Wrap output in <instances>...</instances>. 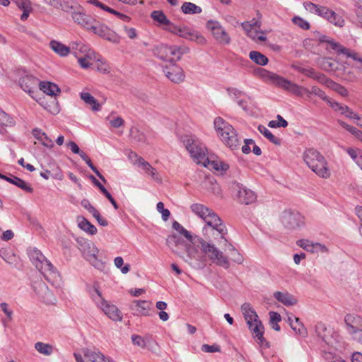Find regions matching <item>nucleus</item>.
<instances>
[{
    "label": "nucleus",
    "instance_id": "nucleus-1",
    "mask_svg": "<svg viewBox=\"0 0 362 362\" xmlns=\"http://www.w3.org/2000/svg\"><path fill=\"white\" fill-rule=\"evenodd\" d=\"M173 228L185 236L192 244L195 245L199 243L202 252L214 263L224 269H228L230 267V262L228 257L224 256L223 252L213 244L208 243V241L201 237L192 235L189 231L186 230L177 221H175L173 223Z\"/></svg>",
    "mask_w": 362,
    "mask_h": 362
},
{
    "label": "nucleus",
    "instance_id": "nucleus-2",
    "mask_svg": "<svg viewBox=\"0 0 362 362\" xmlns=\"http://www.w3.org/2000/svg\"><path fill=\"white\" fill-rule=\"evenodd\" d=\"M305 165L317 176L327 179L331 176V171L325 156L313 148H306L302 155Z\"/></svg>",
    "mask_w": 362,
    "mask_h": 362
},
{
    "label": "nucleus",
    "instance_id": "nucleus-3",
    "mask_svg": "<svg viewBox=\"0 0 362 362\" xmlns=\"http://www.w3.org/2000/svg\"><path fill=\"white\" fill-rule=\"evenodd\" d=\"M241 311L247 322L249 329L252 333L257 342L262 347L268 348L269 343L264 338V327L259 320L258 315L249 303H245L241 306Z\"/></svg>",
    "mask_w": 362,
    "mask_h": 362
},
{
    "label": "nucleus",
    "instance_id": "nucleus-4",
    "mask_svg": "<svg viewBox=\"0 0 362 362\" xmlns=\"http://www.w3.org/2000/svg\"><path fill=\"white\" fill-rule=\"evenodd\" d=\"M214 128L221 141L231 150L238 149L240 139L236 130L221 117H216L214 122Z\"/></svg>",
    "mask_w": 362,
    "mask_h": 362
},
{
    "label": "nucleus",
    "instance_id": "nucleus-5",
    "mask_svg": "<svg viewBox=\"0 0 362 362\" xmlns=\"http://www.w3.org/2000/svg\"><path fill=\"white\" fill-rule=\"evenodd\" d=\"M28 254L33 264L48 281L53 282L59 277V274L56 268L39 250L33 249Z\"/></svg>",
    "mask_w": 362,
    "mask_h": 362
},
{
    "label": "nucleus",
    "instance_id": "nucleus-6",
    "mask_svg": "<svg viewBox=\"0 0 362 362\" xmlns=\"http://www.w3.org/2000/svg\"><path fill=\"white\" fill-rule=\"evenodd\" d=\"M180 140L197 164L204 162L203 160H205L208 155V150L204 144L194 135H182Z\"/></svg>",
    "mask_w": 362,
    "mask_h": 362
},
{
    "label": "nucleus",
    "instance_id": "nucleus-7",
    "mask_svg": "<svg viewBox=\"0 0 362 362\" xmlns=\"http://www.w3.org/2000/svg\"><path fill=\"white\" fill-rule=\"evenodd\" d=\"M190 209L193 213L204 221L206 226L218 227V230L222 234L225 232L222 220L211 209L198 203L192 204Z\"/></svg>",
    "mask_w": 362,
    "mask_h": 362
},
{
    "label": "nucleus",
    "instance_id": "nucleus-8",
    "mask_svg": "<svg viewBox=\"0 0 362 362\" xmlns=\"http://www.w3.org/2000/svg\"><path fill=\"white\" fill-rule=\"evenodd\" d=\"M189 52L187 46L160 45L155 49V54L161 60L170 62L171 64L179 61L182 56Z\"/></svg>",
    "mask_w": 362,
    "mask_h": 362
},
{
    "label": "nucleus",
    "instance_id": "nucleus-9",
    "mask_svg": "<svg viewBox=\"0 0 362 362\" xmlns=\"http://www.w3.org/2000/svg\"><path fill=\"white\" fill-rule=\"evenodd\" d=\"M261 18L262 15L257 11V17L241 23V26L249 37L255 41L264 42L267 40V37L263 31L258 30L262 25Z\"/></svg>",
    "mask_w": 362,
    "mask_h": 362
},
{
    "label": "nucleus",
    "instance_id": "nucleus-10",
    "mask_svg": "<svg viewBox=\"0 0 362 362\" xmlns=\"http://www.w3.org/2000/svg\"><path fill=\"white\" fill-rule=\"evenodd\" d=\"M172 34L187 40L195 42L199 45H206V39L199 31L185 25L176 24Z\"/></svg>",
    "mask_w": 362,
    "mask_h": 362
},
{
    "label": "nucleus",
    "instance_id": "nucleus-11",
    "mask_svg": "<svg viewBox=\"0 0 362 362\" xmlns=\"http://www.w3.org/2000/svg\"><path fill=\"white\" fill-rule=\"evenodd\" d=\"M206 28L211 33L212 36L221 45H229L231 38L221 23L210 20L206 22Z\"/></svg>",
    "mask_w": 362,
    "mask_h": 362
},
{
    "label": "nucleus",
    "instance_id": "nucleus-12",
    "mask_svg": "<svg viewBox=\"0 0 362 362\" xmlns=\"http://www.w3.org/2000/svg\"><path fill=\"white\" fill-rule=\"evenodd\" d=\"M230 187L233 194L236 196L238 202L242 204H250L257 199V196L253 191L244 187L235 181L231 182Z\"/></svg>",
    "mask_w": 362,
    "mask_h": 362
},
{
    "label": "nucleus",
    "instance_id": "nucleus-13",
    "mask_svg": "<svg viewBox=\"0 0 362 362\" xmlns=\"http://www.w3.org/2000/svg\"><path fill=\"white\" fill-rule=\"evenodd\" d=\"M80 250L83 256L94 267L101 268L103 262L98 259V249L94 243L91 242L84 241L80 244Z\"/></svg>",
    "mask_w": 362,
    "mask_h": 362
},
{
    "label": "nucleus",
    "instance_id": "nucleus-14",
    "mask_svg": "<svg viewBox=\"0 0 362 362\" xmlns=\"http://www.w3.org/2000/svg\"><path fill=\"white\" fill-rule=\"evenodd\" d=\"M281 222L285 228L295 230L304 226V217L298 212L285 211L281 216Z\"/></svg>",
    "mask_w": 362,
    "mask_h": 362
},
{
    "label": "nucleus",
    "instance_id": "nucleus-15",
    "mask_svg": "<svg viewBox=\"0 0 362 362\" xmlns=\"http://www.w3.org/2000/svg\"><path fill=\"white\" fill-rule=\"evenodd\" d=\"M88 30L93 32L94 34L110 42H118V36L117 35L115 32L110 29L105 24L100 23V22L96 21V19L94 20V23L91 25Z\"/></svg>",
    "mask_w": 362,
    "mask_h": 362
},
{
    "label": "nucleus",
    "instance_id": "nucleus-16",
    "mask_svg": "<svg viewBox=\"0 0 362 362\" xmlns=\"http://www.w3.org/2000/svg\"><path fill=\"white\" fill-rule=\"evenodd\" d=\"M151 18L157 23V26L161 27L163 30L172 33L176 24L172 23L161 10L153 11L151 13Z\"/></svg>",
    "mask_w": 362,
    "mask_h": 362
},
{
    "label": "nucleus",
    "instance_id": "nucleus-17",
    "mask_svg": "<svg viewBox=\"0 0 362 362\" xmlns=\"http://www.w3.org/2000/svg\"><path fill=\"white\" fill-rule=\"evenodd\" d=\"M163 71L166 77L172 82L179 83L184 81L185 74L182 69L175 63L165 66Z\"/></svg>",
    "mask_w": 362,
    "mask_h": 362
},
{
    "label": "nucleus",
    "instance_id": "nucleus-18",
    "mask_svg": "<svg viewBox=\"0 0 362 362\" xmlns=\"http://www.w3.org/2000/svg\"><path fill=\"white\" fill-rule=\"evenodd\" d=\"M40 83V82L36 77L30 75H26L20 79V86L32 98H33L34 93L37 90Z\"/></svg>",
    "mask_w": 362,
    "mask_h": 362
},
{
    "label": "nucleus",
    "instance_id": "nucleus-19",
    "mask_svg": "<svg viewBox=\"0 0 362 362\" xmlns=\"http://www.w3.org/2000/svg\"><path fill=\"white\" fill-rule=\"evenodd\" d=\"M278 87L283 88L284 90L296 95L298 97H303L306 95L308 88L303 86H299L291 81H288L282 77Z\"/></svg>",
    "mask_w": 362,
    "mask_h": 362
},
{
    "label": "nucleus",
    "instance_id": "nucleus-20",
    "mask_svg": "<svg viewBox=\"0 0 362 362\" xmlns=\"http://www.w3.org/2000/svg\"><path fill=\"white\" fill-rule=\"evenodd\" d=\"M316 14L339 27H342L344 24V21L341 17L325 6H319V9H317Z\"/></svg>",
    "mask_w": 362,
    "mask_h": 362
},
{
    "label": "nucleus",
    "instance_id": "nucleus-21",
    "mask_svg": "<svg viewBox=\"0 0 362 362\" xmlns=\"http://www.w3.org/2000/svg\"><path fill=\"white\" fill-rule=\"evenodd\" d=\"M83 355L86 362H115L97 349H86Z\"/></svg>",
    "mask_w": 362,
    "mask_h": 362
},
{
    "label": "nucleus",
    "instance_id": "nucleus-22",
    "mask_svg": "<svg viewBox=\"0 0 362 362\" xmlns=\"http://www.w3.org/2000/svg\"><path fill=\"white\" fill-rule=\"evenodd\" d=\"M71 17L76 23L87 30H88L91 25L94 23L95 18L83 12L74 11L72 13Z\"/></svg>",
    "mask_w": 362,
    "mask_h": 362
},
{
    "label": "nucleus",
    "instance_id": "nucleus-23",
    "mask_svg": "<svg viewBox=\"0 0 362 362\" xmlns=\"http://www.w3.org/2000/svg\"><path fill=\"white\" fill-rule=\"evenodd\" d=\"M218 227H213L209 226H205L203 228V233L205 235H208L209 234L212 235L214 239H210L209 243L213 244L214 246L215 245L211 243L212 241H216L218 243H221L222 241L227 243V239L226 238V235L227 234V228L226 226L224 225L225 232L223 233V234L218 230Z\"/></svg>",
    "mask_w": 362,
    "mask_h": 362
},
{
    "label": "nucleus",
    "instance_id": "nucleus-24",
    "mask_svg": "<svg viewBox=\"0 0 362 362\" xmlns=\"http://www.w3.org/2000/svg\"><path fill=\"white\" fill-rule=\"evenodd\" d=\"M136 157V164L141 168L145 173L148 175H150L154 180L160 182L161 178L156 170L148 162L146 161L143 158L138 157L136 154H135Z\"/></svg>",
    "mask_w": 362,
    "mask_h": 362
},
{
    "label": "nucleus",
    "instance_id": "nucleus-25",
    "mask_svg": "<svg viewBox=\"0 0 362 362\" xmlns=\"http://www.w3.org/2000/svg\"><path fill=\"white\" fill-rule=\"evenodd\" d=\"M132 306L138 315L150 316L151 315V310L153 308V303L149 300H136L132 302Z\"/></svg>",
    "mask_w": 362,
    "mask_h": 362
},
{
    "label": "nucleus",
    "instance_id": "nucleus-26",
    "mask_svg": "<svg viewBox=\"0 0 362 362\" xmlns=\"http://www.w3.org/2000/svg\"><path fill=\"white\" fill-rule=\"evenodd\" d=\"M99 308L112 320L119 321L122 320L121 313L115 305H110L107 301H103Z\"/></svg>",
    "mask_w": 362,
    "mask_h": 362
},
{
    "label": "nucleus",
    "instance_id": "nucleus-27",
    "mask_svg": "<svg viewBox=\"0 0 362 362\" xmlns=\"http://www.w3.org/2000/svg\"><path fill=\"white\" fill-rule=\"evenodd\" d=\"M71 54L76 57L84 55L88 56V52H92L87 45L82 41H72L70 42Z\"/></svg>",
    "mask_w": 362,
    "mask_h": 362
},
{
    "label": "nucleus",
    "instance_id": "nucleus-28",
    "mask_svg": "<svg viewBox=\"0 0 362 362\" xmlns=\"http://www.w3.org/2000/svg\"><path fill=\"white\" fill-rule=\"evenodd\" d=\"M49 48L61 57H67L71 54L70 45L69 46L56 40H52L49 44Z\"/></svg>",
    "mask_w": 362,
    "mask_h": 362
},
{
    "label": "nucleus",
    "instance_id": "nucleus-29",
    "mask_svg": "<svg viewBox=\"0 0 362 362\" xmlns=\"http://www.w3.org/2000/svg\"><path fill=\"white\" fill-rule=\"evenodd\" d=\"M169 247H171L173 252L180 257H183V252L180 248L184 247L186 243L176 235H170L167 240Z\"/></svg>",
    "mask_w": 362,
    "mask_h": 362
},
{
    "label": "nucleus",
    "instance_id": "nucleus-30",
    "mask_svg": "<svg viewBox=\"0 0 362 362\" xmlns=\"http://www.w3.org/2000/svg\"><path fill=\"white\" fill-rule=\"evenodd\" d=\"M288 322L291 329L298 334L303 337H305L307 336V329L303 325V324L300 322V319L296 317L288 316Z\"/></svg>",
    "mask_w": 362,
    "mask_h": 362
},
{
    "label": "nucleus",
    "instance_id": "nucleus-31",
    "mask_svg": "<svg viewBox=\"0 0 362 362\" xmlns=\"http://www.w3.org/2000/svg\"><path fill=\"white\" fill-rule=\"evenodd\" d=\"M257 73L266 82L279 86L282 77L264 69H258Z\"/></svg>",
    "mask_w": 362,
    "mask_h": 362
},
{
    "label": "nucleus",
    "instance_id": "nucleus-32",
    "mask_svg": "<svg viewBox=\"0 0 362 362\" xmlns=\"http://www.w3.org/2000/svg\"><path fill=\"white\" fill-rule=\"evenodd\" d=\"M274 297L279 302L286 306L293 305L297 303L296 298L288 292L276 291L274 293Z\"/></svg>",
    "mask_w": 362,
    "mask_h": 362
},
{
    "label": "nucleus",
    "instance_id": "nucleus-33",
    "mask_svg": "<svg viewBox=\"0 0 362 362\" xmlns=\"http://www.w3.org/2000/svg\"><path fill=\"white\" fill-rule=\"evenodd\" d=\"M204 162L201 163L200 165L210 169L215 170L216 171H226L228 169V165L223 163L219 160H211L208 157V155L206 156V159L203 160Z\"/></svg>",
    "mask_w": 362,
    "mask_h": 362
},
{
    "label": "nucleus",
    "instance_id": "nucleus-34",
    "mask_svg": "<svg viewBox=\"0 0 362 362\" xmlns=\"http://www.w3.org/2000/svg\"><path fill=\"white\" fill-rule=\"evenodd\" d=\"M329 106L335 111H339L341 115H344L346 117L353 119L354 117H356V114L353 112L348 106L340 104L337 101L332 100L329 103Z\"/></svg>",
    "mask_w": 362,
    "mask_h": 362
},
{
    "label": "nucleus",
    "instance_id": "nucleus-35",
    "mask_svg": "<svg viewBox=\"0 0 362 362\" xmlns=\"http://www.w3.org/2000/svg\"><path fill=\"white\" fill-rule=\"evenodd\" d=\"M337 54H344L347 57L351 58L355 62L358 63V65H356V68L358 69L362 73V57H360V55L357 52L351 51L349 49H347L343 45H341Z\"/></svg>",
    "mask_w": 362,
    "mask_h": 362
},
{
    "label": "nucleus",
    "instance_id": "nucleus-36",
    "mask_svg": "<svg viewBox=\"0 0 362 362\" xmlns=\"http://www.w3.org/2000/svg\"><path fill=\"white\" fill-rule=\"evenodd\" d=\"M6 180L9 183L17 186L26 192L32 193L33 192V188L31 187V185L18 177L11 175L10 177L7 176Z\"/></svg>",
    "mask_w": 362,
    "mask_h": 362
},
{
    "label": "nucleus",
    "instance_id": "nucleus-37",
    "mask_svg": "<svg viewBox=\"0 0 362 362\" xmlns=\"http://www.w3.org/2000/svg\"><path fill=\"white\" fill-rule=\"evenodd\" d=\"M33 136L40 141L41 144L47 147L52 148L54 146V142L49 139L47 135L38 128L33 129L32 131Z\"/></svg>",
    "mask_w": 362,
    "mask_h": 362
},
{
    "label": "nucleus",
    "instance_id": "nucleus-38",
    "mask_svg": "<svg viewBox=\"0 0 362 362\" xmlns=\"http://www.w3.org/2000/svg\"><path fill=\"white\" fill-rule=\"evenodd\" d=\"M202 186L209 193H211L216 196H219L221 193V187L216 182L214 178H206L202 182Z\"/></svg>",
    "mask_w": 362,
    "mask_h": 362
},
{
    "label": "nucleus",
    "instance_id": "nucleus-39",
    "mask_svg": "<svg viewBox=\"0 0 362 362\" xmlns=\"http://www.w3.org/2000/svg\"><path fill=\"white\" fill-rule=\"evenodd\" d=\"M39 88L47 95L51 96L57 95L60 93L59 88L55 83L48 81L40 82Z\"/></svg>",
    "mask_w": 362,
    "mask_h": 362
},
{
    "label": "nucleus",
    "instance_id": "nucleus-40",
    "mask_svg": "<svg viewBox=\"0 0 362 362\" xmlns=\"http://www.w3.org/2000/svg\"><path fill=\"white\" fill-rule=\"evenodd\" d=\"M191 244L186 243L184 246V249L186 252V257L183 255L182 257L185 262L191 264V261L194 259H196L197 255L198 253L197 249L194 247V245L190 243ZM197 246L200 247L199 244L197 243ZM196 245V244H195Z\"/></svg>",
    "mask_w": 362,
    "mask_h": 362
},
{
    "label": "nucleus",
    "instance_id": "nucleus-41",
    "mask_svg": "<svg viewBox=\"0 0 362 362\" xmlns=\"http://www.w3.org/2000/svg\"><path fill=\"white\" fill-rule=\"evenodd\" d=\"M80 97L86 104L91 106V109L93 111H99L100 110V105L89 93L82 92L80 94Z\"/></svg>",
    "mask_w": 362,
    "mask_h": 362
},
{
    "label": "nucleus",
    "instance_id": "nucleus-42",
    "mask_svg": "<svg viewBox=\"0 0 362 362\" xmlns=\"http://www.w3.org/2000/svg\"><path fill=\"white\" fill-rule=\"evenodd\" d=\"M78 226L81 230L90 235H95L97 233L96 227L83 217L78 218Z\"/></svg>",
    "mask_w": 362,
    "mask_h": 362
},
{
    "label": "nucleus",
    "instance_id": "nucleus-43",
    "mask_svg": "<svg viewBox=\"0 0 362 362\" xmlns=\"http://www.w3.org/2000/svg\"><path fill=\"white\" fill-rule=\"evenodd\" d=\"M181 11L185 14L194 15L201 13L202 9L195 4L185 2L181 6Z\"/></svg>",
    "mask_w": 362,
    "mask_h": 362
},
{
    "label": "nucleus",
    "instance_id": "nucleus-44",
    "mask_svg": "<svg viewBox=\"0 0 362 362\" xmlns=\"http://www.w3.org/2000/svg\"><path fill=\"white\" fill-rule=\"evenodd\" d=\"M311 95L318 96L320 98L327 102L329 105L332 100L331 98L326 95V93L324 90L315 86H312L310 90L308 89V92H306V96L308 98H310Z\"/></svg>",
    "mask_w": 362,
    "mask_h": 362
},
{
    "label": "nucleus",
    "instance_id": "nucleus-45",
    "mask_svg": "<svg viewBox=\"0 0 362 362\" xmlns=\"http://www.w3.org/2000/svg\"><path fill=\"white\" fill-rule=\"evenodd\" d=\"M250 59L257 64L264 66L268 63V58L257 51H251L249 53Z\"/></svg>",
    "mask_w": 362,
    "mask_h": 362
},
{
    "label": "nucleus",
    "instance_id": "nucleus-46",
    "mask_svg": "<svg viewBox=\"0 0 362 362\" xmlns=\"http://www.w3.org/2000/svg\"><path fill=\"white\" fill-rule=\"evenodd\" d=\"M258 130L264 136V137H266L272 144L275 145L281 144V139L274 136L272 133L264 125H259Z\"/></svg>",
    "mask_w": 362,
    "mask_h": 362
},
{
    "label": "nucleus",
    "instance_id": "nucleus-47",
    "mask_svg": "<svg viewBox=\"0 0 362 362\" xmlns=\"http://www.w3.org/2000/svg\"><path fill=\"white\" fill-rule=\"evenodd\" d=\"M318 36V40L320 42H326L329 45V47L334 51H335L337 53L338 52L339 49H340L341 45L335 42L330 37H329L327 35H320L319 33H317Z\"/></svg>",
    "mask_w": 362,
    "mask_h": 362
},
{
    "label": "nucleus",
    "instance_id": "nucleus-48",
    "mask_svg": "<svg viewBox=\"0 0 362 362\" xmlns=\"http://www.w3.org/2000/svg\"><path fill=\"white\" fill-rule=\"evenodd\" d=\"M89 292L92 299L95 301L98 307H100V305H102L103 301H105L102 297L98 283L95 282L93 284V288Z\"/></svg>",
    "mask_w": 362,
    "mask_h": 362
},
{
    "label": "nucleus",
    "instance_id": "nucleus-49",
    "mask_svg": "<svg viewBox=\"0 0 362 362\" xmlns=\"http://www.w3.org/2000/svg\"><path fill=\"white\" fill-rule=\"evenodd\" d=\"M35 349L41 354L50 356L53 353L54 348L49 344L38 341L35 344Z\"/></svg>",
    "mask_w": 362,
    "mask_h": 362
},
{
    "label": "nucleus",
    "instance_id": "nucleus-50",
    "mask_svg": "<svg viewBox=\"0 0 362 362\" xmlns=\"http://www.w3.org/2000/svg\"><path fill=\"white\" fill-rule=\"evenodd\" d=\"M337 122L341 127L349 132L351 134H352L357 139L362 141V132L361 130H359L358 129L354 126H351L346 124L345 122L342 120L339 119Z\"/></svg>",
    "mask_w": 362,
    "mask_h": 362
},
{
    "label": "nucleus",
    "instance_id": "nucleus-51",
    "mask_svg": "<svg viewBox=\"0 0 362 362\" xmlns=\"http://www.w3.org/2000/svg\"><path fill=\"white\" fill-rule=\"evenodd\" d=\"M320 67L325 71H332L337 68L336 62L329 57H324L320 62Z\"/></svg>",
    "mask_w": 362,
    "mask_h": 362
},
{
    "label": "nucleus",
    "instance_id": "nucleus-52",
    "mask_svg": "<svg viewBox=\"0 0 362 362\" xmlns=\"http://www.w3.org/2000/svg\"><path fill=\"white\" fill-rule=\"evenodd\" d=\"M45 3L54 7H61L64 11H69L72 8V0H67L64 5L62 4L61 0H43Z\"/></svg>",
    "mask_w": 362,
    "mask_h": 362
},
{
    "label": "nucleus",
    "instance_id": "nucleus-53",
    "mask_svg": "<svg viewBox=\"0 0 362 362\" xmlns=\"http://www.w3.org/2000/svg\"><path fill=\"white\" fill-rule=\"evenodd\" d=\"M269 323L271 327L276 331L281 329L279 322L281 320L280 314L276 312L271 311L269 313Z\"/></svg>",
    "mask_w": 362,
    "mask_h": 362
},
{
    "label": "nucleus",
    "instance_id": "nucleus-54",
    "mask_svg": "<svg viewBox=\"0 0 362 362\" xmlns=\"http://www.w3.org/2000/svg\"><path fill=\"white\" fill-rule=\"evenodd\" d=\"M80 157L86 162V163L90 167V168L96 174V175L104 182H106V180L98 171V170L93 165L90 158L86 155L85 152H82Z\"/></svg>",
    "mask_w": 362,
    "mask_h": 362
},
{
    "label": "nucleus",
    "instance_id": "nucleus-55",
    "mask_svg": "<svg viewBox=\"0 0 362 362\" xmlns=\"http://www.w3.org/2000/svg\"><path fill=\"white\" fill-rule=\"evenodd\" d=\"M93 54V52H88V56L81 55L78 57H76L78 59V62L79 65L83 68V69H88L91 66V56Z\"/></svg>",
    "mask_w": 362,
    "mask_h": 362
},
{
    "label": "nucleus",
    "instance_id": "nucleus-56",
    "mask_svg": "<svg viewBox=\"0 0 362 362\" xmlns=\"http://www.w3.org/2000/svg\"><path fill=\"white\" fill-rule=\"evenodd\" d=\"M292 22L296 25L305 30H309L310 28L309 22L300 16H294L292 18Z\"/></svg>",
    "mask_w": 362,
    "mask_h": 362
},
{
    "label": "nucleus",
    "instance_id": "nucleus-57",
    "mask_svg": "<svg viewBox=\"0 0 362 362\" xmlns=\"http://www.w3.org/2000/svg\"><path fill=\"white\" fill-rule=\"evenodd\" d=\"M14 124V121L12 117H11L8 115H7L5 112H0V126L1 127H7V126H13Z\"/></svg>",
    "mask_w": 362,
    "mask_h": 362
},
{
    "label": "nucleus",
    "instance_id": "nucleus-58",
    "mask_svg": "<svg viewBox=\"0 0 362 362\" xmlns=\"http://www.w3.org/2000/svg\"><path fill=\"white\" fill-rule=\"evenodd\" d=\"M346 152L349 156L355 161L356 164L358 163V160L361 159L362 152L359 149L347 148L345 149Z\"/></svg>",
    "mask_w": 362,
    "mask_h": 362
},
{
    "label": "nucleus",
    "instance_id": "nucleus-59",
    "mask_svg": "<svg viewBox=\"0 0 362 362\" xmlns=\"http://www.w3.org/2000/svg\"><path fill=\"white\" fill-rule=\"evenodd\" d=\"M312 78H314L319 83L327 85V86H329L331 83H333V81L326 77L323 74L316 73L315 71H314Z\"/></svg>",
    "mask_w": 362,
    "mask_h": 362
},
{
    "label": "nucleus",
    "instance_id": "nucleus-60",
    "mask_svg": "<svg viewBox=\"0 0 362 362\" xmlns=\"http://www.w3.org/2000/svg\"><path fill=\"white\" fill-rule=\"evenodd\" d=\"M156 209L158 211L162 214L163 220L166 221L170 216V211L164 208V204L161 202L157 204Z\"/></svg>",
    "mask_w": 362,
    "mask_h": 362
},
{
    "label": "nucleus",
    "instance_id": "nucleus-61",
    "mask_svg": "<svg viewBox=\"0 0 362 362\" xmlns=\"http://www.w3.org/2000/svg\"><path fill=\"white\" fill-rule=\"evenodd\" d=\"M228 94L230 97L237 102V100H239L240 98L245 95V93L235 88H230L227 89Z\"/></svg>",
    "mask_w": 362,
    "mask_h": 362
},
{
    "label": "nucleus",
    "instance_id": "nucleus-62",
    "mask_svg": "<svg viewBox=\"0 0 362 362\" xmlns=\"http://www.w3.org/2000/svg\"><path fill=\"white\" fill-rule=\"evenodd\" d=\"M130 136L132 139L139 142H144L145 140L144 134L134 127L130 129Z\"/></svg>",
    "mask_w": 362,
    "mask_h": 362
},
{
    "label": "nucleus",
    "instance_id": "nucleus-63",
    "mask_svg": "<svg viewBox=\"0 0 362 362\" xmlns=\"http://www.w3.org/2000/svg\"><path fill=\"white\" fill-rule=\"evenodd\" d=\"M348 320H349V318L346 317L345 322H346V329H347L349 334L352 335L353 337H356L358 334H362V329H358L357 327L351 325L349 322H348Z\"/></svg>",
    "mask_w": 362,
    "mask_h": 362
},
{
    "label": "nucleus",
    "instance_id": "nucleus-64",
    "mask_svg": "<svg viewBox=\"0 0 362 362\" xmlns=\"http://www.w3.org/2000/svg\"><path fill=\"white\" fill-rule=\"evenodd\" d=\"M355 2L356 17L362 26V0H355Z\"/></svg>",
    "mask_w": 362,
    "mask_h": 362
}]
</instances>
